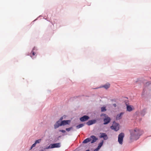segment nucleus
I'll use <instances>...</instances> for the list:
<instances>
[{
    "instance_id": "nucleus-1",
    "label": "nucleus",
    "mask_w": 151,
    "mask_h": 151,
    "mask_svg": "<svg viewBox=\"0 0 151 151\" xmlns=\"http://www.w3.org/2000/svg\"><path fill=\"white\" fill-rule=\"evenodd\" d=\"M130 139L132 141L136 140L143 134V132L137 128L130 130Z\"/></svg>"
},
{
    "instance_id": "nucleus-2",
    "label": "nucleus",
    "mask_w": 151,
    "mask_h": 151,
    "mask_svg": "<svg viewBox=\"0 0 151 151\" xmlns=\"http://www.w3.org/2000/svg\"><path fill=\"white\" fill-rule=\"evenodd\" d=\"M111 129L117 131L119 129V124L115 122H113L112 126L111 127Z\"/></svg>"
},
{
    "instance_id": "nucleus-3",
    "label": "nucleus",
    "mask_w": 151,
    "mask_h": 151,
    "mask_svg": "<svg viewBox=\"0 0 151 151\" xmlns=\"http://www.w3.org/2000/svg\"><path fill=\"white\" fill-rule=\"evenodd\" d=\"M124 137V134L123 133H120L118 137V141L119 143L122 145L123 141V138Z\"/></svg>"
},
{
    "instance_id": "nucleus-4",
    "label": "nucleus",
    "mask_w": 151,
    "mask_h": 151,
    "mask_svg": "<svg viewBox=\"0 0 151 151\" xmlns=\"http://www.w3.org/2000/svg\"><path fill=\"white\" fill-rule=\"evenodd\" d=\"M111 118L104 114V124L109 123L111 121Z\"/></svg>"
},
{
    "instance_id": "nucleus-5",
    "label": "nucleus",
    "mask_w": 151,
    "mask_h": 151,
    "mask_svg": "<svg viewBox=\"0 0 151 151\" xmlns=\"http://www.w3.org/2000/svg\"><path fill=\"white\" fill-rule=\"evenodd\" d=\"M70 122V120H63L62 121L60 122L61 125L60 126L65 125L66 124H68Z\"/></svg>"
},
{
    "instance_id": "nucleus-6",
    "label": "nucleus",
    "mask_w": 151,
    "mask_h": 151,
    "mask_svg": "<svg viewBox=\"0 0 151 151\" xmlns=\"http://www.w3.org/2000/svg\"><path fill=\"white\" fill-rule=\"evenodd\" d=\"M89 118L87 116H84L80 118V120L81 122H84L87 120Z\"/></svg>"
},
{
    "instance_id": "nucleus-7",
    "label": "nucleus",
    "mask_w": 151,
    "mask_h": 151,
    "mask_svg": "<svg viewBox=\"0 0 151 151\" xmlns=\"http://www.w3.org/2000/svg\"><path fill=\"white\" fill-rule=\"evenodd\" d=\"M51 148H54L55 147H60V144L59 143L53 144L51 145Z\"/></svg>"
},
{
    "instance_id": "nucleus-8",
    "label": "nucleus",
    "mask_w": 151,
    "mask_h": 151,
    "mask_svg": "<svg viewBox=\"0 0 151 151\" xmlns=\"http://www.w3.org/2000/svg\"><path fill=\"white\" fill-rule=\"evenodd\" d=\"M96 122V120L93 119L92 120L89 121L87 123V124L88 125H90L93 124L95 123Z\"/></svg>"
},
{
    "instance_id": "nucleus-9",
    "label": "nucleus",
    "mask_w": 151,
    "mask_h": 151,
    "mask_svg": "<svg viewBox=\"0 0 151 151\" xmlns=\"http://www.w3.org/2000/svg\"><path fill=\"white\" fill-rule=\"evenodd\" d=\"M61 125L60 122V121H58L56 122L55 124L54 125V128L56 129L58 128Z\"/></svg>"
},
{
    "instance_id": "nucleus-10",
    "label": "nucleus",
    "mask_w": 151,
    "mask_h": 151,
    "mask_svg": "<svg viewBox=\"0 0 151 151\" xmlns=\"http://www.w3.org/2000/svg\"><path fill=\"white\" fill-rule=\"evenodd\" d=\"M90 138H91V139H92V140L91 142V143H93L94 142H96L98 139L96 138L95 136L93 135L91 136Z\"/></svg>"
},
{
    "instance_id": "nucleus-11",
    "label": "nucleus",
    "mask_w": 151,
    "mask_h": 151,
    "mask_svg": "<svg viewBox=\"0 0 151 151\" xmlns=\"http://www.w3.org/2000/svg\"><path fill=\"white\" fill-rule=\"evenodd\" d=\"M124 113L123 112L121 113L120 114L117 115L116 116V119L117 120H119L121 119L122 116L123 114Z\"/></svg>"
},
{
    "instance_id": "nucleus-12",
    "label": "nucleus",
    "mask_w": 151,
    "mask_h": 151,
    "mask_svg": "<svg viewBox=\"0 0 151 151\" xmlns=\"http://www.w3.org/2000/svg\"><path fill=\"white\" fill-rule=\"evenodd\" d=\"M127 109L129 111H131L133 109L130 105H127Z\"/></svg>"
},
{
    "instance_id": "nucleus-13",
    "label": "nucleus",
    "mask_w": 151,
    "mask_h": 151,
    "mask_svg": "<svg viewBox=\"0 0 151 151\" xmlns=\"http://www.w3.org/2000/svg\"><path fill=\"white\" fill-rule=\"evenodd\" d=\"M91 140V138H88L85 139L83 142V143H86L88 142H90Z\"/></svg>"
},
{
    "instance_id": "nucleus-14",
    "label": "nucleus",
    "mask_w": 151,
    "mask_h": 151,
    "mask_svg": "<svg viewBox=\"0 0 151 151\" xmlns=\"http://www.w3.org/2000/svg\"><path fill=\"white\" fill-rule=\"evenodd\" d=\"M110 86V84L109 83H107L104 84V88L107 89Z\"/></svg>"
},
{
    "instance_id": "nucleus-15",
    "label": "nucleus",
    "mask_w": 151,
    "mask_h": 151,
    "mask_svg": "<svg viewBox=\"0 0 151 151\" xmlns=\"http://www.w3.org/2000/svg\"><path fill=\"white\" fill-rule=\"evenodd\" d=\"M84 126L83 124H80L76 126V128L77 129H79L80 128Z\"/></svg>"
},
{
    "instance_id": "nucleus-16",
    "label": "nucleus",
    "mask_w": 151,
    "mask_h": 151,
    "mask_svg": "<svg viewBox=\"0 0 151 151\" xmlns=\"http://www.w3.org/2000/svg\"><path fill=\"white\" fill-rule=\"evenodd\" d=\"M35 53H36L35 52L32 51L31 53L30 56H31V57L32 58H33V57L34 55H35Z\"/></svg>"
},
{
    "instance_id": "nucleus-17",
    "label": "nucleus",
    "mask_w": 151,
    "mask_h": 151,
    "mask_svg": "<svg viewBox=\"0 0 151 151\" xmlns=\"http://www.w3.org/2000/svg\"><path fill=\"white\" fill-rule=\"evenodd\" d=\"M103 144V141L102 142H101L99 144L98 146L97 147V148H98L99 149H100V148L101 147V146Z\"/></svg>"
},
{
    "instance_id": "nucleus-18",
    "label": "nucleus",
    "mask_w": 151,
    "mask_h": 151,
    "mask_svg": "<svg viewBox=\"0 0 151 151\" xmlns=\"http://www.w3.org/2000/svg\"><path fill=\"white\" fill-rule=\"evenodd\" d=\"M41 140L40 139H38V140H36L35 142V143L37 144V143H40V142L41 141Z\"/></svg>"
},
{
    "instance_id": "nucleus-19",
    "label": "nucleus",
    "mask_w": 151,
    "mask_h": 151,
    "mask_svg": "<svg viewBox=\"0 0 151 151\" xmlns=\"http://www.w3.org/2000/svg\"><path fill=\"white\" fill-rule=\"evenodd\" d=\"M72 127H70V128H66V130L68 131V132H69V131L72 129Z\"/></svg>"
},
{
    "instance_id": "nucleus-20",
    "label": "nucleus",
    "mask_w": 151,
    "mask_h": 151,
    "mask_svg": "<svg viewBox=\"0 0 151 151\" xmlns=\"http://www.w3.org/2000/svg\"><path fill=\"white\" fill-rule=\"evenodd\" d=\"M36 144L35 143L33 144L31 147V149H32L33 147H35L36 146Z\"/></svg>"
},
{
    "instance_id": "nucleus-21",
    "label": "nucleus",
    "mask_w": 151,
    "mask_h": 151,
    "mask_svg": "<svg viewBox=\"0 0 151 151\" xmlns=\"http://www.w3.org/2000/svg\"><path fill=\"white\" fill-rule=\"evenodd\" d=\"M108 137L106 134L104 133V140L107 139Z\"/></svg>"
},
{
    "instance_id": "nucleus-22",
    "label": "nucleus",
    "mask_w": 151,
    "mask_h": 151,
    "mask_svg": "<svg viewBox=\"0 0 151 151\" xmlns=\"http://www.w3.org/2000/svg\"><path fill=\"white\" fill-rule=\"evenodd\" d=\"M101 135L99 136L100 137V138H102V137H104V133H102L101 134H100Z\"/></svg>"
},
{
    "instance_id": "nucleus-23",
    "label": "nucleus",
    "mask_w": 151,
    "mask_h": 151,
    "mask_svg": "<svg viewBox=\"0 0 151 151\" xmlns=\"http://www.w3.org/2000/svg\"><path fill=\"white\" fill-rule=\"evenodd\" d=\"M59 131L63 133H65V131L64 130H59Z\"/></svg>"
},
{
    "instance_id": "nucleus-24",
    "label": "nucleus",
    "mask_w": 151,
    "mask_h": 151,
    "mask_svg": "<svg viewBox=\"0 0 151 151\" xmlns=\"http://www.w3.org/2000/svg\"><path fill=\"white\" fill-rule=\"evenodd\" d=\"M101 111H104V107H101Z\"/></svg>"
},
{
    "instance_id": "nucleus-25",
    "label": "nucleus",
    "mask_w": 151,
    "mask_h": 151,
    "mask_svg": "<svg viewBox=\"0 0 151 151\" xmlns=\"http://www.w3.org/2000/svg\"><path fill=\"white\" fill-rule=\"evenodd\" d=\"M99 149L98 148H96V149H95L93 151H98Z\"/></svg>"
},
{
    "instance_id": "nucleus-26",
    "label": "nucleus",
    "mask_w": 151,
    "mask_h": 151,
    "mask_svg": "<svg viewBox=\"0 0 151 151\" xmlns=\"http://www.w3.org/2000/svg\"><path fill=\"white\" fill-rule=\"evenodd\" d=\"M63 119V117H61L60 119V120L59 121H60L62 120Z\"/></svg>"
},
{
    "instance_id": "nucleus-27",
    "label": "nucleus",
    "mask_w": 151,
    "mask_h": 151,
    "mask_svg": "<svg viewBox=\"0 0 151 151\" xmlns=\"http://www.w3.org/2000/svg\"><path fill=\"white\" fill-rule=\"evenodd\" d=\"M113 106L114 107H116V104H113Z\"/></svg>"
},
{
    "instance_id": "nucleus-28",
    "label": "nucleus",
    "mask_w": 151,
    "mask_h": 151,
    "mask_svg": "<svg viewBox=\"0 0 151 151\" xmlns=\"http://www.w3.org/2000/svg\"><path fill=\"white\" fill-rule=\"evenodd\" d=\"M104 111H105L106 110V109L105 107H104Z\"/></svg>"
}]
</instances>
